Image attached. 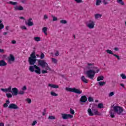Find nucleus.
<instances>
[{
  "label": "nucleus",
  "instance_id": "1",
  "mask_svg": "<svg viewBox=\"0 0 126 126\" xmlns=\"http://www.w3.org/2000/svg\"><path fill=\"white\" fill-rule=\"evenodd\" d=\"M87 64V68L89 70L86 72L87 76L91 80H93L95 74L100 71V69L98 68V67L94 66V63H88Z\"/></svg>",
  "mask_w": 126,
  "mask_h": 126
},
{
  "label": "nucleus",
  "instance_id": "2",
  "mask_svg": "<svg viewBox=\"0 0 126 126\" xmlns=\"http://www.w3.org/2000/svg\"><path fill=\"white\" fill-rule=\"evenodd\" d=\"M123 112H124V108H123V107L119 106H115L113 107V110H111L109 113L110 114V117L111 118H114L115 114H117V115H121Z\"/></svg>",
  "mask_w": 126,
  "mask_h": 126
},
{
  "label": "nucleus",
  "instance_id": "3",
  "mask_svg": "<svg viewBox=\"0 0 126 126\" xmlns=\"http://www.w3.org/2000/svg\"><path fill=\"white\" fill-rule=\"evenodd\" d=\"M37 62L38 63L39 65L41 66V67H43V68L46 67V69H47V70H51V68H50V67L49 66L48 63L47 62H46V61H45V60H38Z\"/></svg>",
  "mask_w": 126,
  "mask_h": 126
},
{
  "label": "nucleus",
  "instance_id": "4",
  "mask_svg": "<svg viewBox=\"0 0 126 126\" xmlns=\"http://www.w3.org/2000/svg\"><path fill=\"white\" fill-rule=\"evenodd\" d=\"M29 70L31 71V72H34V71L35 73L37 74H41V68L36 65L30 66Z\"/></svg>",
  "mask_w": 126,
  "mask_h": 126
},
{
  "label": "nucleus",
  "instance_id": "5",
  "mask_svg": "<svg viewBox=\"0 0 126 126\" xmlns=\"http://www.w3.org/2000/svg\"><path fill=\"white\" fill-rule=\"evenodd\" d=\"M37 60L36 59V55H35V53H32L31 54V56L29 58V63L31 65H32L36 63Z\"/></svg>",
  "mask_w": 126,
  "mask_h": 126
},
{
  "label": "nucleus",
  "instance_id": "6",
  "mask_svg": "<svg viewBox=\"0 0 126 126\" xmlns=\"http://www.w3.org/2000/svg\"><path fill=\"white\" fill-rule=\"evenodd\" d=\"M65 90L67 91V92H73L76 94H81V93H82V91H80V90L76 89L75 88L66 87Z\"/></svg>",
  "mask_w": 126,
  "mask_h": 126
},
{
  "label": "nucleus",
  "instance_id": "7",
  "mask_svg": "<svg viewBox=\"0 0 126 126\" xmlns=\"http://www.w3.org/2000/svg\"><path fill=\"white\" fill-rule=\"evenodd\" d=\"M87 26L89 29H93L95 26V23L92 20H90L87 23Z\"/></svg>",
  "mask_w": 126,
  "mask_h": 126
},
{
  "label": "nucleus",
  "instance_id": "8",
  "mask_svg": "<svg viewBox=\"0 0 126 126\" xmlns=\"http://www.w3.org/2000/svg\"><path fill=\"white\" fill-rule=\"evenodd\" d=\"M62 118L63 120H67L68 119H72L73 116L70 114L63 113L62 114Z\"/></svg>",
  "mask_w": 126,
  "mask_h": 126
},
{
  "label": "nucleus",
  "instance_id": "9",
  "mask_svg": "<svg viewBox=\"0 0 126 126\" xmlns=\"http://www.w3.org/2000/svg\"><path fill=\"white\" fill-rule=\"evenodd\" d=\"M79 101L80 103H86L87 102V96L86 95H82L81 96Z\"/></svg>",
  "mask_w": 126,
  "mask_h": 126
},
{
  "label": "nucleus",
  "instance_id": "10",
  "mask_svg": "<svg viewBox=\"0 0 126 126\" xmlns=\"http://www.w3.org/2000/svg\"><path fill=\"white\" fill-rule=\"evenodd\" d=\"M32 18H30L28 20V22H26V25H28V26H33L34 25V23L33 22H32Z\"/></svg>",
  "mask_w": 126,
  "mask_h": 126
},
{
  "label": "nucleus",
  "instance_id": "11",
  "mask_svg": "<svg viewBox=\"0 0 126 126\" xmlns=\"http://www.w3.org/2000/svg\"><path fill=\"white\" fill-rule=\"evenodd\" d=\"M14 10H24V8H23V6H22V5H16L14 6Z\"/></svg>",
  "mask_w": 126,
  "mask_h": 126
},
{
  "label": "nucleus",
  "instance_id": "12",
  "mask_svg": "<svg viewBox=\"0 0 126 126\" xmlns=\"http://www.w3.org/2000/svg\"><path fill=\"white\" fill-rule=\"evenodd\" d=\"M8 108L9 109H13L14 110H17V109H18V106L14 103H12L9 105Z\"/></svg>",
  "mask_w": 126,
  "mask_h": 126
},
{
  "label": "nucleus",
  "instance_id": "13",
  "mask_svg": "<svg viewBox=\"0 0 126 126\" xmlns=\"http://www.w3.org/2000/svg\"><path fill=\"white\" fill-rule=\"evenodd\" d=\"M12 90L13 95H14V96H16L17 94H18V89H17V88H13L12 89Z\"/></svg>",
  "mask_w": 126,
  "mask_h": 126
},
{
  "label": "nucleus",
  "instance_id": "14",
  "mask_svg": "<svg viewBox=\"0 0 126 126\" xmlns=\"http://www.w3.org/2000/svg\"><path fill=\"white\" fill-rule=\"evenodd\" d=\"M14 61H15V58L14 57V56H13V55L10 54V58L8 60V62L10 63L11 62H14Z\"/></svg>",
  "mask_w": 126,
  "mask_h": 126
},
{
  "label": "nucleus",
  "instance_id": "15",
  "mask_svg": "<svg viewBox=\"0 0 126 126\" xmlns=\"http://www.w3.org/2000/svg\"><path fill=\"white\" fill-rule=\"evenodd\" d=\"M7 65V63L4 60H0V66H5Z\"/></svg>",
  "mask_w": 126,
  "mask_h": 126
},
{
  "label": "nucleus",
  "instance_id": "16",
  "mask_svg": "<svg viewBox=\"0 0 126 126\" xmlns=\"http://www.w3.org/2000/svg\"><path fill=\"white\" fill-rule=\"evenodd\" d=\"M81 81H82V82H83V83H86L87 84L88 83V80H87V79H86V78H85V76H82L81 77Z\"/></svg>",
  "mask_w": 126,
  "mask_h": 126
},
{
  "label": "nucleus",
  "instance_id": "17",
  "mask_svg": "<svg viewBox=\"0 0 126 126\" xmlns=\"http://www.w3.org/2000/svg\"><path fill=\"white\" fill-rule=\"evenodd\" d=\"M48 86L51 88H55L56 89L59 88V86L56 84H49Z\"/></svg>",
  "mask_w": 126,
  "mask_h": 126
},
{
  "label": "nucleus",
  "instance_id": "18",
  "mask_svg": "<svg viewBox=\"0 0 126 126\" xmlns=\"http://www.w3.org/2000/svg\"><path fill=\"white\" fill-rule=\"evenodd\" d=\"M88 114L91 117H93V116H94V113L92 112V110H91L90 108H89L88 109Z\"/></svg>",
  "mask_w": 126,
  "mask_h": 126
},
{
  "label": "nucleus",
  "instance_id": "19",
  "mask_svg": "<svg viewBox=\"0 0 126 126\" xmlns=\"http://www.w3.org/2000/svg\"><path fill=\"white\" fill-rule=\"evenodd\" d=\"M47 31H48V28L44 27L42 29V32L44 34H45L46 35H48V33H47Z\"/></svg>",
  "mask_w": 126,
  "mask_h": 126
},
{
  "label": "nucleus",
  "instance_id": "20",
  "mask_svg": "<svg viewBox=\"0 0 126 126\" xmlns=\"http://www.w3.org/2000/svg\"><path fill=\"white\" fill-rule=\"evenodd\" d=\"M101 17H102V14H95L94 15V18L95 19H98L99 18H101Z\"/></svg>",
  "mask_w": 126,
  "mask_h": 126
},
{
  "label": "nucleus",
  "instance_id": "21",
  "mask_svg": "<svg viewBox=\"0 0 126 126\" xmlns=\"http://www.w3.org/2000/svg\"><path fill=\"white\" fill-rule=\"evenodd\" d=\"M117 2L121 5H125V2L123 0H117Z\"/></svg>",
  "mask_w": 126,
  "mask_h": 126
},
{
  "label": "nucleus",
  "instance_id": "22",
  "mask_svg": "<svg viewBox=\"0 0 126 126\" xmlns=\"http://www.w3.org/2000/svg\"><path fill=\"white\" fill-rule=\"evenodd\" d=\"M7 3H8V4H12V5H16V4H17V2L10 1L9 2H7Z\"/></svg>",
  "mask_w": 126,
  "mask_h": 126
},
{
  "label": "nucleus",
  "instance_id": "23",
  "mask_svg": "<svg viewBox=\"0 0 126 126\" xmlns=\"http://www.w3.org/2000/svg\"><path fill=\"white\" fill-rule=\"evenodd\" d=\"M101 80H104V76H99L97 78V81H101Z\"/></svg>",
  "mask_w": 126,
  "mask_h": 126
},
{
  "label": "nucleus",
  "instance_id": "24",
  "mask_svg": "<svg viewBox=\"0 0 126 126\" xmlns=\"http://www.w3.org/2000/svg\"><path fill=\"white\" fill-rule=\"evenodd\" d=\"M106 52L107 53V54H109L110 55H113V56L114 55V52H113V51H112V50L110 49L106 50Z\"/></svg>",
  "mask_w": 126,
  "mask_h": 126
},
{
  "label": "nucleus",
  "instance_id": "25",
  "mask_svg": "<svg viewBox=\"0 0 126 126\" xmlns=\"http://www.w3.org/2000/svg\"><path fill=\"white\" fill-rule=\"evenodd\" d=\"M34 40L36 42H39V41H41V37H34Z\"/></svg>",
  "mask_w": 126,
  "mask_h": 126
},
{
  "label": "nucleus",
  "instance_id": "26",
  "mask_svg": "<svg viewBox=\"0 0 126 126\" xmlns=\"http://www.w3.org/2000/svg\"><path fill=\"white\" fill-rule=\"evenodd\" d=\"M97 107L99 109H102V108H104V104H103V103H98Z\"/></svg>",
  "mask_w": 126,
  "mask_h": 126
},
{
  "label": "nucleus",
  "instance_id": "27",
  "mask_svg": "<svg viewBox=\"0 0 126 126\" xmlns=\"http://www.w3.org/2000/svg\"><path fill=\"white\" fill-rule=\"evenodd\" d=\"M98 84L99 86H104L106 84V82H99Z\"/></svg>",
  "mask_w": 126,
  "mask_h": 126
},
{
  "label": "nucleus",
  "instance_id": "28",
  "mask_svg": "<svg viewBox=\"0 0 126 126\" xmlns=\"http://www.w3.org/2000/svg\"><path fill=\"white\" fill-rule=\"evenodd\" d=\"M51 60H52L53 63H58V60L57 59H56L55 58H52Z\"/></svg>",
  "mask_w": 126,
  "mask_h": 126
},
{
  "label": "nucleus",
  "instance_id": "29",
  "mask_svg": "<svg viewBox=\"0 0 126 126\" xmlns=\"http://www.w3.org/2000/svg\"><path fill=\"white\" fill-rule=\"evenodd\" d=\"M60 23L62 24H66V23H67V21L65 20H62L60 21Z\"/></svg>",
  "mask_w": 126,
  "mask_h": 126
},
{
  "label": "nucleus",
  "instance_id": "30",
  "mask_svg": "<svg viewBox=\"0 0 126 126\" xmlns=\"http://www.w3.org/2000/svg\"><path fill=\"white\" fill-rule=\"evenodd\" d=\"M51 96H54V97H57V96L58 95V94H56L54 92H51Z\"/></svg>",
  "mask_w": 126,
  "mask_h": 126
},
{
  "label": "nucleus",
  "instance_id": "31",
  "mask_svg": "<svg viewBox=\"0 0 126 126\" xmlns=\"http://www.w3.org/2000/svg\"><path fill=\"white\" fill-rule=\"evenodd\" d=\"M41 60H43V59H45V54L43 53H41L40 54V57Z\"/></svg>",
  "mask_w": 126,
  "mask_h": 126
},
{
  "label": "nucleus",
  "instance_id": "32",
  "mask_svg": "<svg viewBox=\"0 0 126 126\" xmlns=\"http://www.w3.org/2000/svg\"><path fill=\"white\" fill-rule=\"evenodd\" d=\"M102 2V1L101 0H96L95 4L96 5H100V3Z\"/></svg>",
  "mask_w": 126,
  "mask_h": 126
},
{
  "label": "nucleus",
  "instance_id": "33",
  "mask_svg": "<svg viewBox=\"0 0 126 126\" xmlns=\"http://www.w3.org/2000/svg\"><path fill=\"white\" fill-rule=\"evenodd\" d=\"M48 119L49 120H56V117L54 116H49Z\"/></svg>",
  "mask_w": 126,
  "mask_h": 126
},
{
  "label": "nucleus",
  "instance_id": "34",
  "mask_svg": "<svg viewBox=\"0 0 126 126\" xmlns=\"http://www.w3.org/2000/svg\"><path fill=\"white\" fill-rule=\"evenodd\" d=\"M120 76L123 79H126V76L125 74H121Z\"/></svg>",
  "mask_w": 126,
  "mask_h": 126
},
{
  "label": "nucleus",
  "instance_id": "35",
  "mask_svg": "<svg viewBox=\"0 0 126 126\" xmlns=\"http://www.w3.org/2000/svg\"><path fill=\"white\" fill-rule=\"evenodd\" d=\"M6 96L7 98H12V94H6Z\"/></svg>",
  "mask_w": 126,
  "mask_h": 126
},
{
  "label": "nucleus",
  "instance_id": "36",
  "mask_svg": "<svg viewBox=\"0 0 126 126\" xmlns=\"http://www.w3.org/2000/svg\"><path fill=\"white\" fill-rule=\"evenodd\" d=\"M7 92L11 93L12 91H11V86L8 87V88L6 89Z\"/></svg>",
  "mask_w": 126,
  "mask_h": 126
},
{
  "label": "nucleus",
  "instance_id": "37",
  "mask_svg": "<svg viewBox=\"0 0 126 126\" xmlns=\"http://www.w3.org/2000/svg\"><path fill=\"white\" fill-rule=\"evenodd\" d=\"M18 94L19 95H23L24 94V92L23 91H20L18 92Z\"/></svg>",
  "mask_w": 126,
  "mask_h": 126
},
{
  "label": "nucleus",
  "instance_id": "38",
  "mask_svg": "<svg viewBox=\"0 0 126 126\" xmlns=\"http://www.w3.org/2000/svg\"><path fill=\"white\" fill-rule=\"evenodd\" d=\"M114 57H115V58H117L118 60H121V58L120 57V56L117 55V54H113Z\"/></svg>",
  "mask_w": 126,
  "mask_h": 126
},
{
  "label": "nucleus",
  "instance_id": "39",
  "mask_svg": "<svg viewBox=\"0 0 126 126\" xmlns=\"http://www.w3.org/2000/svg\"><path fill=\"white\" fill-rule=\"evenodd\" d=\"M70 113L71 115H74L75 112L74 110L71 108L70 109Z\"/></svg>",
  "mask_w": 126,
  "mask_h": 126
},
{
  "label": "nucleus",
  "instance_id": "40",
  "mask_svg": "<svg viewBox=\"0 0 126 126\" xmlns=\"http://www.w3.org/2000/svg\"><path fill=\"white\" fill-rule=\"evenodd\" d=\"M115 95V93L114 92H111L110 93L109 96V97H112V96H114Z\"/></svg>",
  "mask_w": 126,
  "mask_h": 126
},
{
  "label": "nucleus",
  "instance_id": "41",
  "mask_svg": "<svg viewBox=\"0 0 126 126\" xmlns=\"http://www.w3.org/2000/svg\"><path fill=\"white\" fill-rule=\"evenodd\" d=\"M94 115H99V112L97 109H94Z\"/></svg>",
  "mask_w": 126,
  "mask_h": 126
},
{
  "label": "nucleus",
  "instance_id": "42",
  "mask_svg": "<svg viewBox=\"0 0 126 126\" xmlns=\"http://www.w3.org/2000/svg\"><path fill=\"white\" fill-rule=\"evenodd\" d=\"M26 101H27V102H28V103H29V104H31V102H32L31 99H30V98H27L26 99Z\"/></svg>",
  "mask_w": 126,
  "mask_h": 126
},
{
  "label": "nucleus",
  "instance_id": "43",
  "mask_svg": "<svg viewBox=\"0 0 126 126\" xmlns=\"http://www.w3.org/2000/svg\"><path fill=\"white\" fill-rule=\"evenodd\" d=\"M21 29H22L23 30H27V28L25 26H22L21 27Z\"/></svg>",
  "mask_w": 126,
  "mask_h": 126
},
{
  "label": "nucleus",
  "instance_id": "44",
  "mask_svg": "<svg viewBox=\"0 0 126 126\" xmlns=\"http://www.w3.org/2000/svg\"><path fill=\"white\" fill-rule=\"evenodd\" d=\"M4 28V26L3 24H0V30H1V29H3Z\"/></svg>",
  "mask_w": 126,
  "mask_h": 126
},
{
  "label": "nucleus",
  "instance_id": "45",
  "mask_svg": "<svg viewBox=\"0 0 126 126\" xmlns=\"http://www.w3.org/2000/svg\"><path fill=\"white\" fill-rule=\"evenodd\" d=\"M75 1H76V2H77V3H80L81 2H83L82 0H74Z\"/></svg>",
  "mask_w": 126,
  "mask_h": 126
},
{
  "label": "nucleus",
  "instance_id": "46",
  "mask_svg": "<svg viewBox=\"0 0 126 126\" xmlns=\"http://www.w3.org/2000/svg\"><path fill=\"white\" fill-rule=\"evenodd\" d=\"M22 90H23V91H25V90H27V87H26V86H24L22 89Z\"/></svg>",
  "mask_w": 126,
  "mask_h": 126
},
{
  "label": "nucleus",
  "instance_id": "47",
  "mask_svg": "<svg viewBox=\"0 0 126 126\" xmlns=\"http://www.w3.org/2000/svg\"><path fill=\"white\" fill-rule=\"evenodd\" d=\"M89 100V102H93V98H92V97H89L88 98Z\"/></svg>",
  "mask_w": 126,
  "mask_h": 126
},
{
  "label": "nucleus",
  "instance_id": "48",
  "mask_svg": "<svg viewBox=\"0 0 126 126\" xmlns=\"http://www.w3.org/2000/svg\"><path fill=\"white\" fill-rule=\"evenodd\" d=\"M36 124H37V121H33L32 123V126H36Z\"/></svg>",
  "mask_w": 126,
  "mask_h": 126
},
{
  "label": "nucleus",
  "instance_id": "49",
  "mask_svg": "<svg viewBox=\"0 0 126 126\" xmlns=\"http://www.w3.org/2000/svg\"><path fill=\"white\" fill-rule=\"evenodd\" d=\"M58 20V18L55 16H53V21H57Z\"/></svg>",
  "mask_w": 126,
  "mask_h": 126
},
{
  "label": "nucleus",
  "instance_id": "50",
  "mask_svg": "<svg viewBox=\"0 0 126 126\" xmlns=\"http://www.w3.org/2000/svg\"><path fill=\"white\" fill-rule=\"evenodd\" d=\"M27 2V0H21V2L22 3L25 4Z\"/></svg>",
  "mask_w": 126,
  "mask_h": 126
},
{
  "label": "nucleus",
  "instance_id": "51",
  "mask_svg": "<svg viewBox=\"0 0 126 126\" xmlns=\"http://www.w3.org/2000/svg\"><path fill=\"white\" fill-rule=\"evenodd\" d=\"M41 72L43 74H44V73H48V71L46 70H42Z\"/></svg>",
  "mask_w": 126,
  "mask_h": 126
},
{
  "label": "nucleus",
  "instance_id": "52",
  "mask_svg": "<svg viewBox=\"0 0 126 126\" xmlns=\"http://www.w3.org/2000/svg\"><path fill=\"white\" fill-rule=\"evenodd\" d=\"M1 91H2L3 92H7L6 90V88L5 89H0Z\"/></svg>",
  "mask_w": 126,
  "mask_h": 126
},
{
  "label": "nucleus",
  "instance_id": "53",
  "mask_svg": "<svg viewBox=\"0 0 126 126\" xmlns=\"http://www.w3.org/2000/svg\"><path fill=\"white\" fill-rule=\"evenodd\" d=\"M103 3L104 4H105V5L108 4V3H109L107 1V0H103Z\"/></svg>",
  "mask_w": 126,
  "mask_h": 126
},
{
  "label": "nucleus",
  "instance_id": "54",
  "mask_svg": "<svg viewBox=\"0 0 126 126\" xmlns=\"http://www.w3.org/2000/svg\"><path fill=\"white\" fill-rule=\"evenodd\" d=\"M49 18V17L47 15H44V19H48Z\"/></svg>",
  "mask_w": 126,
  "mask_h": 126
},
{
  "label": "nucleus",
  "instance_id": "55",
  "mask_svg": "<svg viewBox=\"0 0 126 126\" xmlns=\"http://www.w3.org/2000/svg\"><path fill=\"white\" fill-rule=\"evenodd\" d=\"M59 55H60L59 51H57L56 53H55L56 57H58V56H59Z\"/></svg>",
  "mask_w": 126,
  "mask_h": 126
},
{
  "label": "nucleus",
  "instance_id": "56",
  "mask_svg": "<svg viewBox=\"0 0 126 126\" xmlns=\"http://www.w3.org/2000/svg\"><path fill=\"white\" fill-rule=\"evenodd\" d=\"M0 53H4V50L0 49Z\"/></svg>",
  "mask_w": 126,
  "mask_h": 126
},
{
  "label": "nucleus",
  "instance_id": "57",
  "mask_svg": "<svg viewBox=\"0 0 126 126\" xmlns=\"http://www.w3.org/2000/svg\"><path fill=\"white\" fill-rule=\"evenodd\" d=\"M8 106V105L7 104H6V103H4V104H3V107H4V108H6Z\"/></svg>",
  "mask_w": 126,
  "mask_h": 126
},
{
  "label": "nucleus",
  "instance_id": "58",
  "mask_svg": "<svg viewBox=\"0 0 126 126\" xmlns=\"http://www.w3.org/2000/svg\"><path fill=\"white\" fill-rule=\"evenodd\" d=\"M11 43H12V44H16V41L12 40Z\"/></svg>",
  "mask_w": 126,
  "mask_h": 126
},
{
  "label": "nucleus",
  "instance_id": "59",
  "mask_svg": "<svg viewBox=\"0 0 126 126\" xmlns=\"http://www.w3.org/2000/svg\"><path fill=\"white\" fill-rule=\"evenodd\" d=\"M9 103H10V102L9 101V100H6V104H7V105H8V104H9Z\"/></svg>",
  "mask_w": 126,
  "mask_h": 126
},
{
  "label": "nucleus",
  "instance_id": "60",
  "mask_svg": "<svg viewBox=\"0 0 126 126\" xmlns=\"http://www.w3.org/2000/svg\"><path fill=\"white\" fill-rule=\"evenodd\" d=\"M8 28H9V26H7L5 27V29H6V31H8Z\"/></svg>",
  "mask_w": 126,
  "mask_h": 126
},
{
  "label": "nucleus",
  "instance_id": "61",
  "mask_svg": "<svg viewBox=\"0 0 126 126\" xmlns=\"http://www.w3.org/2000/svg\"><path fill=\"white\" fill-rule=\"evenodd\" d=\"M0 126H4V124L3 123H0Z\"/></svg>",
  "mask_w": 126,
  "mask_h": 126
},
{
  "label": "nucleus",
  "instance_id": "62",
  "mask_svg": "<svg viewBox=\"0 0 126 126\" xmlns=\"http://www.w3.org/2000/svg\"><path fill=\"white\" fill-rule=\"evenodd\" d=\"M114 50L116 51H119V49L118 48V47H116V48H114Z\"/></svg>",
  "mask_w": 126,
  "mask_h": 126
},
{
  "label": "nucleus",
  "instance_id": "63",
  "mask_svg": "<svg viewBox=\"0 0 126 126\" xmlns=\"http://www.w3.org/2000/svg\"><path fill=\"white\" fill-rule=\"evenodd\" d=\"M7 32H4L3 33V35H4V36H5V35H7Z\"/></svg>",
  "mask_w": 126,
  "mask_h": 126
},
{
  "label": "nucleus",
  "instance_id": "64",
  "mask_svg": "<svg viewBox=\"0 0 126 126\" xmlns=\"http://www.w3.org/2000/svg\"><path fill=\"white\" fill-rule=\"evenodd\" d=\"M19 19H23V20L25 19L24 17H19Z\"/></svg>",
  "mask_w": 126,
  "mask_h": 126
}]
</instances>
